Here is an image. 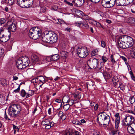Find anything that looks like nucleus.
<instances>
[{
    "label": "nucleus",
    "mask_w": 135,
    "mask_h": 135,
    "mask_svg": "<svg viewBox=\"0 0 135 135\" xmlns=\"http://www.w3.org/2000/svg\"><path fill=\"white\" fill-rule=\"evenodd\" d=\"M97 120L99 124H103L107 126L110 121V118L109 115L103 112L98 114Z\"/></svg>",
    "instance_id": "obj_1"
},
{
    "label": "nucleus",
    "mask_w": 135,
    "mask_h": 135,
    "mask_svg": "<svg viewBox=\"0 0 135 135\" xmlns=\"http://www.w3.org/2000/svg\"><path fill=\"white\" fill-rule=\"evenodd\" d=\"M87 64L90 68L93 69H97V70L101 69L103 66V64L102 63L99 64L98 60L95 58H91L87 61Z\"/></svg>",
    "instance_id": "obj_2"
},
{
    "label": "nucleus",
    "mask_w": 135,
    "mask_h": 135,
    "mask_svg": "<svg viewBox=\"0 0 135 135\" xmlns=\"http://www.w3.org/2000/svg\"><path fill=\"white\" fill-rule=\"evenodd\" d=\"M21 108L20 106L16 104L11 105L8 109V114L10 118H15L20 114Z\"/></svg>",
    "instance_id": "obj_3"
},
{
    "label": "nucleus",
    "mask_w": 135,
    "mask_h": 135,
    "mask_svg": "<svg viewBox=\"0 0 135 135\" xmlns=\"http://www.w3.org/2000/svg\"><path fill=\"white\" fill-rule=\"evenodd\" d=\"M29 62L28 58L26 56H24L19 58L17 60L16 65L19 69H22L29 66Z\"/></svg>",
    "instance_id": "obj_4"
},
{
    "label": "nucleus",
    "mask_w": 135,
    "mask_h": 135,
    "mask_svg": "<svg viewBox=\"0 0 135 135\" xmlns=\"http://www.w3.org/2000/svg\"><path fill=\"white\" fill-rule=\"evenodd\" d=\"M41 35L40 29L38 27H33L30 30L29 33L30 37L33 39L36 40Z\"/></svg>",
    "instance_id": "obj_5"
},
{
    "label": "nucleus",
    "mask_w": 135,
    "mask_h": 135,
    "mask_svg": "<svg viewBox=\"0 0 135 135\" xmlns=\"http://www.w3.org/2000/svg\"><path fill=\"white\" fill-rule=\"evenodd\" d=\"M120 40L124 44H125L129 46V47H132L134 44L132 38L130 36L126 35L122 36L119 37Z\"/></svg>",
    "instance_id": "obj_6"
},
{
    "label": "nucleus",
    "mask_w": 135,
    "mask_h": 135,
    "mask_svg": "<svg viewBox=\"0 0 135 135\" xmlns=\"http://www.w3.org/2000/svg\"><path fill=\"white\" fill-rule=\"evenodd\" d=\"M76 52L79 56L81 58L86 57L89 53L88 49L86 47L78 48Z\"/></svg>",
    "instance_id": "obj_7"
},
{
    "label": "nucleus",
    "mask_w": 135,
    "mask_h": 135,
    "mask_svg": "<svg viewBox=\"0 0 135 135\" xmlns=\"http://www.w3.org/2000/svg\"><path fill=\"white\" fill-rule=\"evenodd\" d=\"M135 122L134 117L132 115L126 116L123 120V124L125 126H127Z\"/></svg>",
    "instance_id": "obj_8"
},
{
    "label": "nucleus",
    "mask_w": 135,
    "mask_h": 135,
    "mask_svg": "<svg viewBox=\"0 0 135 135\" xmlns=\"http://www.w3.org/2000/svg\"><path fill=\"white\" fill-rule=\"evenodd\" d=\"M115 3L116 0H102V4L104 7L109 8L113 7Z\"/></svg>",
    "instance_id": "obj_9"
},
{
    "label": "nucleus",
    "mask_w": 135,
    "mask_h": 135,
    "mask_svg": "<svg viewBox=\"0 0 135 135\" xmlns=\"http://www.w3.org/2000/svg\"><path fill=\"white\" fill-rule=\"evenodd\" d=\"M49 39L50 41V43H55L57 41V36L55 33L52 32H49Z\"/></svg>",
    "instance_id": "obj_10"
},
{
    "label": "nucleus",
    "mask_w": 135,
    "mask_h": 135,
    "mask_svg": "<svg viewBox=\"0 0 135 135\" xmlns=\"http://www.w3.org/2000/svg\"><path fill=\"white\" fill-rule=\"evenodd\" d=\"M31 58L33 61V62H36V64H40L43 63L41 62V59H40L38 56L36 55H33L31 56Z\"/></svg>",
    "instance_id": "obj_11"
},
{
    "label": "nucleus",
    "mask_w": 135,
    "mask_h": 135,
    "mask_svg": "<svg viewBox=\"0 0 135 135\" xmlns=\"http://www.w3.org/2000/svg\"><path fill=\"white\" fill-rule=\"evenodd\" d=\"M40 39L44 42L47 43H50V41L49 39V32L44 36L43 35L41 36Z\"/></svg>",
    "instance_id": "obj_12"
},
{
    "label": "nucleus",
    "mask_w": 135,
    "mask_h": 135,
    "mask_svg": "<svg viewBox=\"0 0 135 135\" xmlns=\"http://www.w3.org/2000/svg\"><path fill=\"white\" fill-rule=\"evenodd\" d=\"M74 5L77 7H81L83 4L84 0H73L72 1Z\"/></svg>",
    "instance_id": "obj_13"
},
{
    "label": "nucleus",
    "mask_w": 135,
    "mask_h": 135,
    "mask_svg": "<svg viewBox=\"0 0 135 135\" xmlns=\"http://www.w3.org/2000/svg\"><path fill=\"white\" fill-rule=\"evenodd\" d=\"M10 36L4 35L3 34H1L0 33V41L3 42H6L10 38Z\"/></svg>",
    "instance_id": "obj_14"
},
{
    "label": "nucleus",
    "mask_w": 135,
    "mask_h": 135,
    "mask_svg": "<svg viewBox=\"0 0 135 135\" xmlns=\"http://www.w3.org/2000/svg\"><path fill=\"white\" fill-rule=\"evenodd\" d=\"M119 113H117L115 115V126L116 129H118L119 127L120 123V117L119 116Z\"/></svg>",
    "instance_id": "obj_15"
},
{
    "label": "nucleus",
    "mask_w": 135,
    "mask_h": 135,
    "mask_svg": "<svg viewBox=\"0 0 135 135\" xmlns=\"http://www.w3.org/2000/svg\"><path fill=\"white\" fill-rule=\"evenodd\" d=\"M118 43L119 46L120 48L125 49L129 48L127 44V45L126 44H124L123 42L121 41L120 40V38L119 37Z\"/></svg>",
    "instance_id": "obj_16"
},
{
    "label": "nucleus",
    "mask_w": 135,
    "mask_h": 135,
    "mask_svg": "<svg viewBox=\"0 0 135 135\" xmlns=\"http://www.w3.org/2000/svg\"><path fill=\"white\" fill-rule=\"evenodd\" d=\"M16 29V27L15 24L12 23L8 28V31L9 32L11 31L12 32H15Z\"/></svg>",
    "instance_id": "obj_17"
},
{
    "label": "nucleus",
    "mask_w": 135,
    "mask_h": 135,
    "mask_svg": "<svg viewBox=\"0 0 135 135\" xmlns=\"http://www.w3.org/2000/svg\"><path fill=\"white\" fill-rule=\"evenodd\" d=\"M64 135H81L80 133L79 132L74 131L72 132H66Z\"/></svg>",
    "instance_id": "obj_18"
},
{
    "label": "nucleus",
    "mask_w": 135,
    "mask_h": 135,
    "mask_svg": "<svg viewBox=\"0 0 135 135\" xmlns=\"http://www.w3.org/2000/svg\"><path fill=\"white\" fill-rule=\"evenodd\" d=\"M25 4L27 7L31 6L33 3V0H27L25 2Z\"/></svg>",
    "instance_id": "obj_19"
},
{
    "label": "nucleus",
    "mask_w": 135,
    "mask_h": 135,
    "mask_svg": "<svg viewBox=\"0 0 135 135\" xmlns=\"http://www.w3.org/2000/svg\"><path fill=\"white\" fill-rule=\"evenodd\" d=\"M36 79L39 80L40 84H42V85H43L45 82V78L42 76H40L37 77L36 78Z\"/></svg>",
    "instance_id": "obj_20"
},
{
    "label": "nucleus",
    "mask_w": 135,
    "mask_h": 135,
    "mask_svg": "<svg viewBox=\"0 0 135 135\" xmlns=\"http://www.w3.org/2000/svg\"><path fill=\"white\" fill-rule=\"evenodd\" d=\"M113 81V84L115 86L118 85L120 84V83L119 82V79L117 76L113 77L112 79Z\"/></svg>",
    "instance_id": "obj_21"
},
{
    "label": "nucleus",
    "mask_w": 135,
    "mask_h": 135,
    "mask_svg": "<svg viewBox=\"0 0 135 135\" xmlns=\"http://www.w3.org/2000/svg\"><path fill=\"white\" fill-rule=\"evenodd\" d=\"M37 8L40 9V11L38 12L39 13H45L47 10V9L45 7H42L40 8V7L38 6L36 7L35 9L37 10Z\"/></svg>",
    "instance_id": "obj_22"
},
{
    "label": "nucleus",
    "mask_w": 135,
    "mask_h": 135,
    "mask_svg": "<svg viewBox=\"0 0 135 135\" xmlns=\"http://www.w3.org/2000/svg\"><path fill=\"white\" fill-rule=\"evenodd\" d=\"M60 56L63 59H66L68 55V53L66 51H62L60 52Z\"/></svg>",
    "instance_id": "obj_23"
},
{
    "label": "nucleus",
    "mask_w": 135,
    "mask_h": 135,
    "mask_svg": "<svg viewBox=\"0 0 135 135\" xmlns=\"http://www.w3.org/2000/svg\"><path fill=\"white\" fill-rule=\"evenodd\" d=\"M128 126L127 129L129 133L131 134H133L135 133V130L131 125H128Z\"/></svg>",
    "instance_id": "obj_24"
},
{
    "label": "nucleus",
    "mask_w": 135,
    "mask_h": 135,
    "mask_svg": "<svg viewBox=\"0 0 135 135\" xmlns=\"http://www.w3.org/2000/svg\"><path fill=\"white\" fill-rule=\"evenodd\" d=\"M103 75L105 80L109 79L111 77V76L106 71L104 72L103 73Z\"/></svg>",
    "instance_id": "obj_25"
},
{
    "label": "nucleus",
    "mask_w": 135,
    "mask_h": 135,
    "mask_svg": "<svg viewBox=\"0 0 135 135\" xmlns=\"http://www.w3.org/2000/svg\"><path fill=\"white\" fill-rule=\"evenodd\" d=\"M60 56L56 54L51 56V59L52 61L57 60L59 58Z\"/></svg>",
    "instance_id": "obj_26"
},
{
    "label": "nucleus",
    "mask_w": 135,
    "mask_h": 135,
    "mask_svg": "<svg viewBox=\"0 0 135 135\" xmlns=\"http://www.w3.org/2000/svg\"><path fill=\"white\" fill-rule=\"evenodd\" d=\"M5 97L3 95L0 94V104L3 105L5 102Z\"/></svg>",
    "instance_id": "obj_27"
},
{
    "label": "nucleus",
    "mask_w": 135,
    "mask_h": 135,
    "mask_svg": "<svg viewBox=\"0 0 135 135\" xmlns=\"http://www.w3.org/2000/svg\"><path fill=\"white\" fill-rule=\"evenodd\" d=\"M127 22L128 23L131 24H134L135 23L134 19L132 17L128 18L127 19Z\"/></svg>",
    "instance_id": "obj_28"
},
{
    "label": "nucleus",
    "mask_w": 135,
    "mask_h": 135,
    "mask_svg": "<svg viewBox=\"0 0 135 135\" xmlns=\"http://www.w3.org/2000/svg\"><path fill=\"white\" fill-rule=\"evenodd\" d=\"M110 57V60L111 62L114 63H116L117 61H118L117 59H115V55H111Z\"/></svg>",
    "instance_id": "obj_29"
},
{
    "label": "nucleus",
    "mask_w": 135,
    "mask_h": 135,
    "mask_svg": "<svg viewBox=\"0 0 135 135\" xmlns=\"http://www.w3.org/2000/svg\"><path fill=\"white\" fill-rule=\"evenodd\" d=\"M50 122V120L48 119H45L43 120L41 124L43 126H45L46 125H49Z\"/></svg>",
    "instance_id": "obj_30"
},
{
    "label": "nucleus",
    "mask_w": 135,
    "mask_h": 135,
    "mask_svg": "<svg viewBox=\"0 0 135 135\" xmlns=\"http://www.w3.org/2000/svg\"><path fill=\"white\" fill-rule=\"evenodd\" d=\"M34 93V91L30 90H29L28 92L27 93L26 98L28 97L33 95Z\"/></svg>",
    "instance_id": "obj_31"
},
{
    "label": "nucleus",
    "mask_w": 135,
    "mask_h": 135,
    "mask_svg": "<svg viewBox=\"0 0 135 135\" xmlns=\"http://www.w3.org/2000/svg\"><path fill=\"white\" fill-rule=\"evenodd\" d=\"M93 22H94V25H96L97 27H101L103 28H104V27L103 26H102L100 23L96 21H93Z\"/></svg>",
    "instance_id": "obj_32"
},
{
    "label": "nucleus",
    "mask_w": 135,
    "mask_h": 135,
    "mask_svg": "<svg viewBox=\"0 0 135 135\" xmlns=\"http://www.w3.org/2000/svg\"><path fill=\"white\" fill-rule=\"evenodd\" d=\"M0 84L3 86H6L7 85L6 81L4 79H1L0 80Z\"/></svg>",
    "instance_id": "obj_33"
},
{
    "label": "nucleus",
    "mask_w": 135,
    "mask_h": 135,
    "mask_svg": "<svg viewBox=\"0 0 135 135\" xmlns=\"http://www.w3.org/2000/svg\"><path fill=\"white\" fill-rule=\"evenodd\" d=\"M75 23L76 25H78L79 26H80L81 25V24H82L83 26L85 27H89V26L88 24H86L85 23H83L81 22H76Z\"/></svg>",
    "instance_id": "obj_34"
},
{
    "label": "nucleus",
    "mask_w": 135,
    "mask_h": 135,
    "mask_svg": "<svg viewBox=\"0 0 135 135\" xmlns=\"http://www.w3.org/2000/svg\"><path fill=\"white\" fill-rule=\"evenodd\" d=\"M119 131L113 130L110 133V135H119Z\"/></svg>",
    "instance_id": "obj_35"
},
{
    "label": "nucleus",
    "mask_w": 135,
    "mask_h": 135,
    "mask_svg": "<svg viewBox=\"0 0 135 135\" xmlns=\"http://www.w3.org/2000/svg\"><path fill=\"white\" fill-rule=\"evenodd\" d=\"M81 95V92L78 91H76L74 94V96L75 97L78 98H79L80 97V96Z\"/></svg>",
    "instance_id": "obj_36"
},
{
    "label": "nucleus",
    "mask_w": 135,
    "mask_h": 135,
    "mask_svg": "<svg viewBox=\"0 0 135 135\" xmlns=\"http://www.w3.org/2000/svg\"><path fill=\"white\" fill-rule=\"evenodd\" d=\"M72 123L74 124L79 125L81 124V123L78 120H74L72 121Z\"/></svg>",
    "instance_id": "obj_37"
},
{
    "label": "nucleus",
    "mask_w": 135,
    "mask_h": 135,
    "mask_svg": "<svg viewBox=\"0 0 135 135\" xmlns=\"http://www.w3.org/2000/svg\"><path fill=\"white\" fill-rule=\"evenodd\" d=\"M6 2L8 3L9 5H12L14 4V0H6Z\"/></svg>",
    "instance_id": "obj_38"
},
{
    "label": "nucleus",
    "mask_w": 135,
    "mask_h": 135,
    "mask_svg": "<svg viewBox=\"0 0 135 135\" xmlns=\"http://www.w3.org/2000/svg\"><path fill=\"white\" fill-rule=\"evenodd\" d=\"M21 95L22 97H24L25 95L26 96L27 93H26L24 90H22L21 91Z\"/></svg>",
    "instance_id": "obj_39"
},
{
    "label": "nucleus",
    "mask_w": 135,
    "mask_h": 135,
    "mask_svg": "<svg viewBox=\"0 0 135 135\" xmlns=\"http://www.w3.org/2000/svg\"><path fill=\"white\" fill-rule=\"evenodd\" d=\"M69 98L66 97H64L63 99L62 100L65 103H67L68 102L69 100Z\"/></svg>",
    "instance_id": "obj_40"
},
{
    "label": "nucleus",
    "mask_w": 135,
    "mask_h": 135,
    "mask_svg": "<svg viewBox=\"0 0 135 135\" xmlns=\"http://www.w3.org/2000/svg\"><path fill=\"white\" fill-rule=\"evenodd\" d=\"M70 107V106L68 104L64 105L63 107V109L65 111L67 110Z\"/></svg>",
    "instance_id": "obj_41"
},
{
    "label": "nucleus",
    "mask_w": 135,
    "mask_h": 135,
    "mask_svg": "<svg viewBox=\"0 0 135 135\" xmlns=\"http://www.w3.org/2000/svg\"><path fill=\"white\" fill-rule=\"evenodd\" d=\"M98 50L97 49H95L93 50L91 53V55L92 56H94L97 54V53L98 52Z\"/></svg>",
    "instance_id": "obj_42"
},
{
    "label": "nucleus",
    "mask_w": 135,
    "mask_h": 135,
    "mask_svg": "<svg viewBox=\"0 0 135 135\" xmlns=\"http://www.w3.org/2000/svg\"><path fill=\"white\" fill-rule=\"evenodd\" d=\"M58 22L57 23L59 24H64L65 22L62 19H58L57 20Z\"/></svg>",
    "instance_id": "obj_43"
},
{
    "label": "nucleus",
    "mask_w": 135,
    "mask_h": 135,
    "mask_svg": "<svg viewBox=\"0 0 135 135\" xmlns=\"http://www.w3.org/2000/svg\"><path fill=\"white\" fill-rule=\"evenodd\" d=\"M129 100L131 104L133 103L135 101L134 97L132 96V97H130L129 98Z\"/></svg>",
    "instance_id": "obj_44"
},
{
    "label": "nucleus",
    "mask_w": 135,
    "mask_h": 135,
    "mask_svg": "<svg viewBox=\"0 0 135 135\" xmlns=\"http://www.w3.org/2000/svg\"><path fill=\"white\" fill-rule=\"evenodd\" d=\"M102 59L103 61V63L105 62L108 60V59L106 57L103 56L102 57Z\"/></svg>",
    "instance_id": "obj_45"
},
{
    "label": "nucleus",
    "mask_w": 135,
    "mask_h": 135,
    "mask_svg": "<svg viewBox=\"0 0 135 135\" xmlns=\"http://www.w3.org/2000/svg\"><path fill=\"white\" fill-rule=\"evenodd\" d=\"M68 103V105L70 106L73 105L74 103V101L72 99L69 100Z\"/></svg>",
    "instance_id": "obj_46"
},
{
    "label": "nucleus",
    "mask_w": 135,
    "mask_h": 135,
    "mask_svg": "<svg viewBox=\"0 0 135 135\" xmlns=\"http://www.w3.org/2000/svg\"><path fill=\"white\" fill-rule=\"evenodd\" d=\"M22 0H17V2L18 4L21 7H23L22 6L24 2H23V1H21Z\"/></svg>",
    "instance_id": "obj_47"
},
{
    "label": "nucleus",
    "mask_w": 135,
    "mask_h": 135,
    "mask_svg": "<svg viewBox=\"0 0 135 135\" xmlns=\"http://www.w3.org/2000/svg\"><path fill=\"white\" fill-rule=\"evenodd\" d=\"M20 89V85H19L17 89L14 90L13 92V93H17L19 92Z\"/></svg>",
    "instance_id": "obj_48"
},
{
    "label": "nucleus",
    "mask_w": 135,
    "mask_h": 135,
    "mask_svg": "<svg viewBox=\"0 0 135 135\" xmlns=\"http://www.w3.org/2000/svg\"><path fill=\"white\" fill-rule=\"evenodd\" d=\"M119 85V87L121 90H123L124 89L125 86L123 84H120H120Z\"/></svg>",
    "instance_id": "obj_49"
},
{
    "label": "nucleus",
    "mask_w": 135,
    "mask_h": 135,
    "mask_svg": "<svg viewBox=\"0 0 135 135\" xmlns=\"http://www.w3.org/2000/svg\"><path fill=\"white\" fill-rule=\"evenodd\" d=\"M101 46L105 48L106 46V44L104 41H101Z\"/></svg>",
    "instance_id": "obj_50"
},
{
    "label": "nucleus",
    "mask_w": 135,
    "mask_h": 135,
    "mask_svg": "<svg viewBox=\"0 0 135 135\" xmlns=\"http://www.w3.org/2000/svg\"><path fill=\"white\" fill-rule=\"evenodd\" d=\"M133 0H125L127 4H128L133 3Z\"/></svg>",
    "instance_id": "obj_51"
},
{
    "label": "nucleus",
    "mask_w": 135,
    "mask_h": 135,
    "mask_svg": "<svg viewBox=\"0 0 135 135\" xmlns=\"http://www.w3.org/2000/svg\"><path fill=\"white\" fill-rule=\"evenodd\" d=\"M64 114L63 112L62 111H59L58 113V115L60 118H61V117L62 116V115Z\"/></svg>",
    "instance_id": "obj_52"
},
{
    "label": "nucleus",
    "mask_w": 135,
    "mask_h": 135,
    "mask_svg": "<svg viewBox=\"0 0 135 135\" xmlns=\"http://www.w3.org/2000/svg\"><path fill=\"white\" fill-rule=\"evenodd\" d=\"M11 117H10V118H9L7 115L6 114V112L5 111V113H4V118L6 120H11V119H10V118H11Z\"/></svg>",
    "instance_id": "obj_53"
},
{
    "label": "nucleus",
    "mask_w": 135,
    "mask_h": 135,
    "mask_svg": "<svg viewBox=\"0 0 135 135\" xmlns=\"http://www.w3.org/2000/svg\"><path fill=\"white\" fill-rule=\"evenodd\" d=\"M3 50L0 49V58L3 56Z\"/></svg>",
    "instance_id": "obj_54"
},
{
    "label": "nucleus",
    "mask_w": 135,
    "mask_h": 135,
    "mask_svg": "<svg viewBox=\"0 0 135 135\" xmlns=\"http://www.w3.org/2000/svg\"><path fill=\"white\" fill-rule=\"evenodd\" d=\"M45 59H46V60L48 62L50 61L51 60V56H48L46 57Z\"/></svg>",
    "instance_id": "obj_55"
},
{
    "label": "nucleus",
    "mask_w": 135,
    "mask_h": 135,
    "mask_svg": "<svg viewBox=\"0 0 135 135\" xmlns=\"http://www.w3.org/2000/svg\"><path fill=\"white\" fill-rule=\"evenodd\" d=\"M6 21L5 20L4 18H2L0 19V23L2 25L5 23Z\"/></svg>",
    "instance_id": "obj_56"
},
{
    "label": "nucleus",
    "mask_w": 135,
    "mask_h": 135,
    "mask_svg": "<svg viewBox=\"0 0 135 135\" xmlns=\"http://www.w3.org/2000/svg\"><path fill=\"white\" fill-rule=\"evenodd\" d=\"M93 133L94 135H100V132L98 131H95Z\"/></svg>",
    "instance_id": "obj_57"
},
{
    "label": "nucleus",
    "mask_w": 135,
    "mask_h": 135,
    "mask_svg": "<svg viewBox=\"0 0 135 135\" xmlns=\"http://www.w3.org/2000/svg\"><path fill=\"white\" fill-rule=\"evenodd\" d=\"M90 1L94 3H97L100 0H89Z\"/></svg>",
    "instance_id": "obj_58"
},
{
    "label": "nucleus",
    "mask_w": 135,
    "mask_h": 135,
    "mask_svg": "<svg viewBox=\"0 0 135 135\" xmlns=\"http://www.w3.org/2000/svg\"><path fill=\"white\" fill-rule=\"evenodd\" d=\"M66 116L64 114L63 115H62V116L61 117V119H62V120H65L66 118Z\"/></svg>",
    "instance_id": "obj_59"
},
{
    "label": "nucleus",
    "mask_w": 135,
    "mask_h": 135,
    "mask_svg": "<svg viewBox=\"0 0 135 135\" xmlns=\"http://www.w3.org/2000/svg\"><path fill=\"white\" fill-rule=\"evenodd\" d=\"M131 56L133 58H135V48L133 50V53H132Z\"/></svg>",
    "instance_id": "obj_60"
},
{
    "label": "nucleus",
    "mask_w": 135,
    "mask_h": 135,
    "mask_svg": "<svg viewBox=\"0 0 135 135\" xmlns=\"http://www.w3.org/2000/svg\"><path fill=\"white\" fill-rule=\"evenodd\" d=\"M99 106V105L98 104H95V105L94 106V109L95 110H97Z\"/></svg>",
    "instance_id": "obj_61"
},
{
    "label": "nucleus",
    "mask_w": 135,
    "mask_h": 135,
    "mask_svg": "<svg viewBox=\"0 0 135 135\" xmlns=\"http://www.w3.org/2000/svg\"><path fill=\"white\" fill-rule=\"evenodd\" d=\"M121 58L124 61L125 63L127 62V59L125 57L121 56Z\"/></svg>",
    "instance_id": "obj_62"
},
{
    "label": "nucleus",
    "mask_w": 135,
    "mask_h": 135,
    "mask_svg": "<svg viewBox=\"0 0 135 135\" xmlns=\"http://www.w3.org/2000/svg\"><path fill=\"white\" fill-rule=\"evenodd\" d=\"M13 128L14 129H16L17 130V131L18 132L19 130V129L18 127H17V126H16L14 125L13 126Z\"/></svg>",
    "instance_id": "obj_63"
},
{
    "label": "nucleus",
    "mask_w": 135,
    "mask_h": 135,
    "mask_svg": "<svg viewBox=\"0 0 135 135\" xmlns=\"http://www.w3.org/2000/svg\"><path fill=\"white\" fill-rule=\"evenodd\" d=\"M46 125V126L45 127L46 129H50L51 127L50 126L49 124Z\"/></svg>",
    "instance_id": "obj_64"
}]
</instances>
